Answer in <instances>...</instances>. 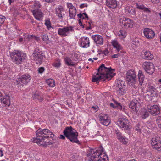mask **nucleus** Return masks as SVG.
<instances>
[{
	"instance_id": "43",
	"label": "nucleus",
	"mask_w": 161,
	"mask_h": 161,
	"mask_svg": "<svg viewBox=\"0 0 161 161\" xmlns=\"http://www.w3.org/2000/svg\"><path fill=\"white\" fill-rule=\"evenodd\" d=\"M127 35L126 32L125 31L120 30L119 33V36L122 38L125 37Z\"/></svg>"
},
{
	"instance_id": "59",
	"label": "nucleus",
	"mask_w": 161,
	"mask_h": 161,
	"mask_svg": "<svg viewBox=\"0 0 161 161\" xmlns=\"http://www.w3.org/2000/svg\"><path fill=\"white\" fill-rule=\"evenodd\" d=\"M151 1L154 3H158L159 2V0H151Z\"/></svg>"
},
{
	"instance_id": "2",
	"label": "nucleus",
	"mask_w": 161,
	"mask_h": 161,
	"mask_svg": "<svg viewBox=\"0 0 161 161\" xmlns=\"http://www.w3.org/2000/svg\"><path fill=\"white\" fill-rule=\"evenodd\" d=\"M103 148L101 147L97 149H91L90 153L87 154V156H90V159L88 161H107L108 157L105 153L103 154Z\"/></svg>"
},
{
	"instance_id": "49",
	"label": "nucleus",
	"mask_w": 161,
	"mask_h": 161,
	"mask_svg": "<svg viewBox=\"0 0 161 161\" xmlns=\"http://www.w3.org/2000/svg\"><path fill=\"white\" fill-rule=\"evenodd\" d=\"M148 87L149 91H147V92H151L152 93H153V92H155L154 91V90L155 89L153 86H151V85H148Z\"/></svg>"
},
{
	"instance_id": "36",
	"label": "nucleus",
	"mask_w": 161,
	"mask_h": 161,
	"mask_svg": "<svg viewBox=\"0 0 161 161\" xmlns=\"http://www.w3.org/2000/svg\"><path fill=\"white\" fill-rule=\"evenodd\" d=\"M32 97L34 99H36L39 100L40 101H41L43 100L42 97L38 93L34 94Z\"/></svg>"
},
{
	"instance_id": "48",
	"label": "nucleus",
	"mask_w": 161,
	"mask_h": 161,
	"mask_svg": "<svg viewBox=\"0 0 161 161\" xmlns=\"http://www.w3.org/2000/svg\"><path fill=\"white\" fill-rule=\"evenodd\" d=\"M156 122L159 126L161 128V117H158L156 119Z\"/></svg>"
},
{
	"instance_id": "13",
	"label": "nucleus",
	"mask_w": 161,
	"mask_h": 161,
	"mask_svg": "<svg viewBox=\"0 0 161 161\" xmlns=\"http://www.w3.org/2000/svg\"><path fill=\"white\" fill-rule=\"evenodd\" d=\"M31 79L30 76L28 74L22 75L21 77L17 80V84H21L23 86V84L26 85Z\"/></svg>"
},
{
	"instance_id": "54",
	"label": "nucleus",
	"mask_w": 161,
	"mask_h": 161,
	"mask_svg": "<svg viewBox=\"0 0 161 161\" xmlns=\"http://www.w3.org/2000/svg\"><path fill=\"white\" fill-rule=\"evenodd\" d=\"M45 69L43 67H41L39 68L38 69V71L40 73H42L44 71Z\"/></svg>"
},
{
	"instance_id": "30",
	"label": "nucleus",
	"mask_w": 161,
	"mask_h": 161,
	"mask_svg": "<svg viewBox=\"0 0 161 161\" xmlns=\"http://www.w3.org/2000/svg\"><path fill=\"white\" fill-rule=\"evenodd\" d=\"M117 84L116 86V90H118L125 88L124 85V82L121 80H119L117 81Z\"/></svg>"
},
{
	"instance_id": "40",
	"label": "nucleus",
	"mask_w": 161,
	"mask_h": 161,
	"mask_svg": "<svg viewBox=\"0 0 161 161\" xmlns=\"http://www.w3.org/2000/svg\"><path fill=\"white\" fill-rule=\"evenodd\" d=\"M159 142L158 141V139L157 138H153L152 139V142L151 143V145L153 147L158 143V142Z\"/></svg>"
},
{
	"instance_id": "35",
	"label": "nucleus",
	"mask_w": 161,
	"mask_h": 161,
	"mask_svg": "<svg viewBox=\"0 0 161 161\" xmlns=\"http://www.w3.org/2000/svg\"><path fill=\"white\" fill-rule=\"evenodd\" d=\"M46 82L49 86L53 87L55 86V82L54 80L50 79L46 80Z\"/></svg>"
},
{
	"instance_id": "11",
	"label": "nucleus",
	"mask_w": 161,
	"mask_h": 161,
	"mask_svg": "<svg viewBox=\"0 0 161 161\" xmlns=\"http://www.w3.org/2000/svg\"><path fill=\"white\" fill-rule=\"evenodd\" d=\"M142 67L145 71L150 75L153 74L154 71V65L151 62H144L143 64Z\"/></svg>"
},
{
	"instance_id": "62",
	"label": "nucleus",
	"mask_w": 161,
	"mask_h": 161,
	"mask_svg": "<svg viewBox=\"0 0 161 161\" xmlns=\"http://www.w3.org/2000/svg\"><path fill=\"white\" fill-rule=\"evenodd\" d=\"M87 5L86 4L85 5V4H81V5H80V8H84L85 6H87Z\"/></svg>"
},
{
	"instance_id": "52",
	"label": "nucleus",
	"mask_w": 161,
	"mask_h": 161,
	"mask_svg": "<svg viewBox=\"0 0 161 161\" xmlns=\"http://www.w3.org/2000/svg\"><path fill=\"white\" fill-rule=\"evenodd\" d=\"M6 18L5 16L2 15H0V22L1 24H3Z\"/></svg>"
},
{
	"instance_id": "12",
	"label": "nucleus",
	"mask_w": 161,
	"mask_h": 161,
	"mask_svg": "<svg viewBox=\"0 0 161 161\" xmlns=\"http://www.w3.org/2000/svg\"><path fill=\"white\" fill-rule=\"evenodd\" d=\"M43 53L38 48H36L33 54L34 59L36 64H41L43 60Z\"/></svg>"
},
{
	"instance_id": "50",
	"label": "nucleus",
	"mask_w": 161,
	"mask_h": 161,
	"mask_svg": "<svg viewBox=\"0 0 161 161\" xmlns=\"http://www.w3.org/2000/svg\"><path fill=\"white\" fill-rule=\"evenodd\" d=\"M27 41H30L31 39H36L37 38L35 36H33L32 35H29L27 36Z\"/></svg>"
},
{
	"instance_id": "45",
	"label": "nucleus",
	"mask_w": 161,
	"mask_h": 161,
	"mask_svg": "<svg viewBox=\"0 0 161 161\" xmlns=\"http://www.w3.org/2000/svg\"><path fill=\"white\" fill-rule=\"evenodd\" d=\"M41 5L39 3V2L38 1H35V3L33 6V7L34 8L36 9H38V8H40L41 6Z\"/></svg>"
},
{
	"instance_id": "55",
	"label": "nucleus",
	"mask_w": 161,
	"mask_h": 161,
	"mask_svg": "<svg viewBox=\"0 0 161 161\" xmlns=\"http://www.w3.org/2000/svg\"><path fill=\"white\" fill-rule=\"evenodd\" d=\"M139 124H137L136 126V129L135 130H136L137 131L140 133L141 132V130L140 128Z\"/></svg>"
},
{
	"instance_id": "64",
	"label": "nucleus",
	"mask_w": 161,
	"mask_h": 161,
	"mask_svg": "<svg viewBox=\"0 0 161 161\" xmlns=\"http://www.w3.org/2000/svg\"><path fill=\"white\" fill-rule=\"evenodd\" d=\"M59 138L61 139H65V137L62 135H60Z\"/></svg>"
},
{
	"instance_id": "57",
	"label": "nucleus",
	"mask_w": 161,
	"mask_h": 161,
	"mask_svg": "<svg viewBox=\"0 0 161 161\" xmlns=\"http://www.w3.org/2000/svg\"><path fill=\"white\" fill-rule=\"evenodd\" d=\"M103 53L105 55H107V54H108V53H109V52L107 49H105V50H104L103 51Z\"/></svg>"
},
{
	"instance_id": "33",
	"label": "nucleus",
	"mask_w": 161,
	"mask_h": 161,
	"mask_svg": "<svg viewBox=\"0 0 161 161\" xmlns=\"http://www.w3.org/2000/svg\"><path fill=\"white\" fill-rule=\"evenodd\" d=\"M69 12L70 18V19H74V18L76 14V9L69 10Z\"/></svg>"
},
{
	"instance_id": "26",
	"label": "nucleus",
	"mask_w": 161,
	"mask_h": 161,
	"mask_svg": "<svg viewBox=\"0 0 161 161\" xmlns=\"http://www.w3.org/2000/svg\"><path fill=\"white\" fill-rule=\"evenodd\" d=\"M0 100L2 103H3L6 105H7L8 107L10 105V102L9 96H6L3 98L2 97L1 99H0Z\"/></svg>"
},
{
	"instance_id": "46",
	"label": "nucleus",
	"mask_w": 161,
	"mask_h": 161,
	"mask_svg": "<svg viewBox=\"0 0 161 161\" xmlns=\"http://www.w3.org/2000/svg\"><path fill=\"white\" fill-rule=\"evenodd\" d=\"M67 6L68 8H69V10L76 9L75 7H74L71 3H67Z\"/></svg>"
},
{
	"instance_id": "41",
	"label": "nucleus",
	"mask_w": 161,
	"mask_h": 161,
	"mask_svg": "<svg viewBox=\"0 0 161 161\" xmlns=\"http://www.w3.org/2000/svg\"><path fill=\"white\" fill-rule=\"evenodd\" d=\"M153 148H155L158 151H160L161 150V143L159 142H158V143L156 145H155L153 147Z\"/></svg>"
},
{
	"instance_id": "63",
	"label": "nucleus",
	"mask_w": 161,
	"mask_h": 161,
	"mask_svg": "<svg viewBox=\"0 0 161 161\" xmlns=\"http://www.w3.org/2000/svg\"><path fill=\"white\" fill-rule=\"evenodd\" d=\"M110 106L111 107L113 108H115L116 107V105H114L113 103H110Z\"/></svg>"
},
{
	"instance_id": "8",
	"label": "nucleus",
	"mask_w": 161,
	"mask_h": 161,
	"mask_svg": "<svg viewBox=\"0 0 161 161\" xmlns=\"http://www.w3.org/2000/svg\"><path fill=\"white\" fill-rule=\"evenodd\" d=\"M126 80L130 86L135 84L136 82V74L134 71L129 70L126 73Z\"/></svg>"
},
{
	"instance_id": "53",
	"label": "nucleus",
	"mask_w": 161,
	"mask_h": 161,
	"mask_svg": "<svg viewBox=\"0 0 161 161\" xmlns=\"http://www.w3.org/2000/svg\"><path fill=\"white\" fill-rule=\"evenodd\" d=\"M115 133L117 135V136L119 138L122 136L121 133L118 130H115Z\"/></svg>"
},
{
	"instance_id": "44",
	"label": "nucleus",
	"mask_w": 161,
	"mask_h": 161,
	"mask_svg": "<svg viewBox=\"0 0 161 161\" xmlns=\"http://www.w3.org/2000/svg\"><path fill=\"white\" fill-rule=\"evenodd\" d=\"M42 40L45 42L47 44H48L50 42L48 37L47 35H44L42 37Z\"/></svg>"
},
{
	"instance_id": "25",
	"label": "nucleus",
	"mask_w": 161,
	"mask_h": 161,
	"mask_svg": "<svg viewBox=\"0 0 161 161\" xmlns=\"http://www.w3.org/2000/svg\"><path fill=\"white\" fill-rule=\"evenodd\" d=\"M90 42L88 38L87 37H85L84 40H83L81 43V45L83 48H87L90 46Z\"/></svg>"
},
{
	"instance_id": "32",
	"label": "nucleus",
	"mask_w": 161,
	"mask_h": 161,
	"mask_svg": "<svg viewBox=\"0 0 161 161\" xmlns=\"http://www.w3.org/2000/svg\"><path fill=\"white\" fill-rule=\"evenodd\" d=\"M66 64L69 66H74L75 65L74 63L72 62L71 59L69 57H67L64 59Z\"/></svg>"
},
{
	"instance_id": "31",
	"label": "nucleus",
	"mask_w": 161,
	"mask_h": 161,
	"mask_svg": "<svg viewBox=\"0 0 161 161\" xmlns=\"http://www.w3.org/2000/svg\"><path fill=\"white\" fill-rule=\"evenodd\" d=\"M144 58L146 59L152 60L153 58V55L150 51H146L144 53Z\"/></svg>"
},
{
	"instance_id": "60",
	"label": "nucleus",
	"mask_w": 161,
	"mask_h": 161,
	"mask_svg": "<svg viewBox=\"0 0 161 161\" xmlns=\"http://www.w3.org/2000/svg\"><path fill=\"white\" fill-rule=\"evenodd\" d=\"M112 100L114 102L116 106H118L119 105V104H120V103H118L117 102V101L115 100L114 99H113Z\"/></svg>"
},
{
	"instance_id": "20",
	"label": "nucleus",
	"mask_w": 161,
	"mask_h": 161,
	"mask_svg": "<svg viewBox=\"0 0 161 161\" xmlns=\"http://www.w3.org/2000/svg\"><path fill=\"white\" fill-rule=\"evenodd\" d=\"M92 39L97 44L101 45L103 43V39L101 36L97 35L92 36Z\"/></svg>"
},
{
	"instance_id": "61",
	"label": "nucleus",
	"mask_w": 161,
	"mask_h": 161,
	"mask_svg": "<svg viewBox=\"0 0 161 161\" xmlns=\"http://www.w3.org/2000/svg\"><path fill=\"white\" fill-rule=\"evenodd\" d=\"M44 1L48 3H52L55 0H44Z\"/></svg>"
},
{
	"instance_id": "23",
	"label": "nucleus",
	"mask_w": 161,
	"mask_h": 161,
	"mask_svg": "<svg viewBox=\"0 0 161 161\" xmlns=\"http://www.w3.org/2000/svg\"><path fill=\"white\" fill-rule=\"evenodd\" d=\"M112 43L114 47L116 49L118 52H119L120 51H122V47L119 44L118 42L117 41H113L112 42Z\"/></svg>"
},
{
	"instance_id": "6",
	"label": "nucleus",
	"mask_w": 161,
	"mask_h": 161,
	"mask_svg": "<svg viewBox=\"0 0 161 161\" xmlns=\"http://www.w3.org/2000/svg\"><path fill=\"white\" fill-rule=\"evenodd\" d=\"M61 28H58V33L59 35L62 37H66L68 35L70 32L74 31V27L73 26H60Z\"/></svg>"
},
{
	"instance_id": "38",
	"label": "nucleus",
	"mask_w": 161,
	"mask_h": 161,
	"mask_svg": "<svg viewBox=\"0 0 161 161\" xmlns=\"http://www.w3.org/2000/svg\"><path fill=\"white\" fill-rule=\"evenodd\" d=\"M118 139L121 142L123 143L124 144H126L127 143L128 139L124 136L119 137Z\"/></svg>"
},
{
	"instance_id": "24",
	"label": "nucleus",
	"mask_w": 161,
	"mask_h": 161,
	"mask_svg": "<svg viewBox=\"0 0 161 161\" xmlns=\"http://www.w3.org/2000/svg\"><path fill=\"white\" fill-rule=\"evenodd\" d=\"M81 19H79L78 20L79 25L83 28H85L86 30H89L91 29V24L90 22H86V25L85 24H82V22Z\"/></svg>"
},
{
	"instance_id": "3",
	"label": "nucleus",
	"mask_w": 161,
	"mask_h": 161,
	"mask_svg": "<svg viewBox=\"0 0 161 161\" xmlns=\"http://www.w3.org/2000/svg\"><path fill=\"white\" fill-rule=\"evenodd\" d=\"M63 133L72 142L79 144V141L77 139L78 133L71 126L66 127Z\"/></svg>"
},
{
	"instance_id": "14",
	"label": "nucleus",
	"mask_w": 161,
	"mask_h": 161,
	"mask_svg": "<svg viewBox=\"0 0 161 161\" xmlns=\"http://www.w3.org/2000/svg\"><path fill=\"white\" fill-rule=\"evenodd\" d=\"M148 111L153 116L158 115L160 113V109L157 105H148L147 106Z\"/></svg>"
},
{
	"instance_id": "29",
	"label": "nucleus",
	"mask_w": 161,
	"mask_h": 161,
	"mask_svg": "<svg viewBox=\"0 0 161 161\" xmlns=\"http://www.w3.org/2000/svg\"><path fill=\"white\" fill-rule=\"evenodd\" d=\"M64 11V9L62 7L58 8L56 9V12L57 16L60 19L63 18L62 13Z\"/></svg>"
},
{
	"instance_id": "16",
	"label": "nucleus",
	"mask_w": 161,
	"mask_h": 161,
	"mask_svg": "<svg viewBox=\"0 0 161 161\" xmlns=\"http://www.w3.org/2000/svg\"><path fill=\"white\" fill-rule=\"evenodd\" d=\"M99 117L100 123L103 125L108 126L110 123V118L107 114L100 115Z\"/></svg>"
},
{
	"instance_id": "28",
	"label": "nucleus",
	"mask_w": 161,
	"mask_h": 161,
	"mask_svg": "<svg viewBox=\"0 0 161 161\" xmlns=\"http://www.w3.org/2000/svg\"><path fill=\"white\" fill-rule=\"evenodd\" d=\"M136 7L138 9L143 10L144 12L148 13L151 12V10H150L148 8L145 7L142 4L137 3Z\"/></svg>"
},
{
	"instance_id": "56",
	"label": "nucleus",
	"mask_w": 161,
	"mask_h": 161,
	"mask_svg": "<svg viewBox=\"0 0 161 161\" xmlns=\"http://www.w3.org/2000/svg\"><path fill=\"white\" fill-rule=\"evenodd\" d=\"M28 35V34H24L23 38L25 41H27V36Z\"/></svg>"
},
{
	"instance_id": "7",
	"label": "nucleus",
	"mask_w": 161,
	"mask_h": 161,
	"mask_svg": "<svg viewBox=\"0 0 161 161\" xmlns=\"http://www.w3.org/2000/svg\"><path fill=\"white\" fill-rule=\"evenodd\" d=\"M101 73V75L99 73L96 74V75H94L92 78V81L93 82H99L100 80L105 81L106 80H108V81L111 79V75L108 74L103 75Z\"/></svg>"
},
{
	"instance_id": "17",
	"label": "nucleus",
	"mask_w": 161,
	"mask_h": 161,
	"mask_svg": "<svg viewBox=\"0 0 161 161\" xmlns=\"http://www.w3.org/2000/svg\"><path fill=\"white\" fill-rule=\"evenodd\" d=\"M143 33L145 36L149 39H152L154 38L155 36L154 31L149 28H145L144 29Z\"/></svg>"
},
{
	"instance_id": "34",
	"label": "nucleus",
	"mask_w": 161,
	"mask_h": 161,
	"mask_svg": "<svg viewBox=\"0 0 161 161\" xmlns=\"http://www.w3.org/2000/svg\"><path fill=\"white\" fill-rule=\"evenodd\" d=\"M77 16L82 20L84 19L85 20H88V16L87 14L85 13H83L82 14H77Z\"/></svg>"
},
{
	"instance_id": "58",
	"label": "nucleus",
	"mask_w": 161,
	"mask_h": 161,
	"mask_svg": "<svg viewBox=\"0 0 161 161\" xmlns=\"http://www.w3.org/2000/svg\"><path fill=\"white\" fill-rule=\"evenodd\" d=\"M116 107H118V108H119L120 110H123L125 109L124 108H122V106L120 105V104H119V105Z\"/></svg>"
},
{
	"instance_id": "42",
	"label": "nucleus",
	"mask_w": 161,
	"mask_h": 161,
	"mask_svg": "<svg viewBox=\"0 0 161 161\" xmlns=\"http://www.w3.org/2000/svg\"><path fill=\"white\" fill-rule=\"evenodd\" d=\"M125 52H124L123 51H121L120 52H119L118 53L114 54L112 56V58H118L119 56H121L123 55V53H125Z\"/></svg>"
},
{
	"instance_id": "51",
	"label": "nucleus",
	"mask_w": 161,
	"mask_h": 161,
	"mask_svg": "<svg viewBox=\"0 0 161 161\" xmlns=\"http://www.w3.org/2000/svg\"><path fill=\"white\" fill-rule=\"evenodd\" d=\"M61 63L60 60L54 63L53 64V66L57 68L59 67Z\"/></svg>"
},
{
	"instance_id": "18",
	"label": "nucleus",
	"mask_w": 161,
	"mask_h": 161,
	"mask_svg": "<svg viewBox=\"0 0 161 161\" xmlns=\"http://www.w3.org/2000/svg\"><path fill=\"white\" fill-rule=\"evenodd\" d=\"M125 11L127 14L133 18L135 16L136 12L135 9L130 6H127L125 7Z\"/></svg>"
},
{
	"instance_id": "21",
	"label": "nucleus",
	"mask_w": 161,
	"mask_h": 161,
	"mask_svg": "<svg viewBox=\"0 0 161 161\" xmlns=\"http://www.w3.org/2000/svg\"><path fill=\"white\" fill-rule=\"evenodd\" d=\"M32 12L35 18L36 19L38 20H40L42 19V18L43 16V14L42 12L40 10L35 9L32 10Z\"/></svg>"
},
{
	"instance_id": "4",
	"label": "nucleus",
	"mask_w": 161,
	"mask_h": 161,
	"mask_svg": "<svg viewBox=\"0 0 161 161\" xmlns=\"http://www.w3.org/2000/svg\"><path fill=\"white\" fill-rule=\"evenodd\" d=\"M10 55L12 61L14 63L18 65L21 64L22 60L25 59L26 57V54L17 51L10 53Z\"/></svg>"
},
{
	"instance_id": "37",
	"label": "nucleus",
	"mask_w": 161,
	"mask_h": 161,
	"mask_svg": "<svg viewBox=\"0 0 161 161\" xmlns=\"http://www.w3.org/2000/svg\"><path fill=\"white\" fill-rule=\"evenodd\" d=\"M118 95L119 96L124 95L125 93V88L118 90H116Z\"/></svg>"
},
{
	"instance_id": "27",
	"label": "nucleus",
	"mask_w": 161,
	"mask_h": 161,
	"mask_svg": "<svg viewBox=\"0 0 161 161\" xmlns=\"http://www.w3.org/2000/svg\"><path fill=\"white\" fill-rule=\"evenodd\" d=\"M138 77L139 84L142 85L144 82L145 77L144 75L141 70H139Z\"/></svg>"
},
{
	"instance_id": "47",
	"label": "nucleus",
	"mask_w": 161,
	"mask_h": 161,
	"mask_svg": "<svg viewBox=\"0 0 161 161\" xmlns=\"http://www.w3.org/2000/svg\"><path fill=\"white\" fill-rule=\"evenodd\" d=\"M45 25L46 26L47 28L49 30L50 28H51V23L49 20L46 21L45 23Z\"/></svg>"
},
{
	"instance_id": "15",
	"label": "nucleus",
	"mask_w": 161,
	"mask_h": 161,
	"mask_svg": "<svg viewBox=\"0 0 161 161\" xmlns=\"http://www.w3.org/2000/svg\"><path fill=\"white\" fill-rule=\"evenodd\" d=\"M140 105V103L136 100L134 99L130 102L129 107L132 111L136 113L139 110Z\"/></svg>"
},
{
	"instance_id": "5",
	"label": "nucleus",
	"mask_w": 161,
	"mask_h": 161,
	"mask_svg": "<svg viewBox=\"0 0 161 161\" xmlns=\"http://www.w3.org/2000/svg\"><path fill=\"white\" fill-rule=\"evenodd\" d=\"M117 124L118 126L120 128L127 131L130 130L132 128L129 120L125 117L119 118L117 121Z\"/></svg>"
},
{
	"instance_id": "22",
	"label": "nucleus",
	"mask_w": 161,
	"mask_h": 161,
	"mask_svg": "<svg viewBox=\"0 0 161 161\" xmlns=\"http://www.w3.org/2000/svg\"><path fill=\"white\" fill-rule=\"evenodd\" d=\"M106 4L110 8H114L117 6V2L116 0H106Z\"/></svg>"
},
{
	"instance_id": "19",
	"label": "nucleus",
	"mask_w": 161,
	"mask_h": 161,
	"mask_svg": "<svg viewBox=\"0 0 161 161\" xmlns=\"http://www.w3.org/2000/svg\"><path fill=\"white\" fill-rule=\"evenodd\" d=\"M156 96V93L155 92L153 93L151 92L147 91L144 95V97L145 99L148 101H152L153 97H155Z\"/></svg>"
},
{
	"instance_id": "1",
	"label": "nucleus",
	"mask_w": 161,
	"mask_h": 161,
	"mask_svg": "<svg viewBox=\"0 0 161 161\" xmlns=\"http://www.w3.org/2000/svg\"><path fill=\"white\" fill-rule=\"evenodd\" d=\"M54 136V135L52 132L48 129H39L36 131V137L33 138L31 140L34 143L46 147L53 144V141L49 140L48 138H53Z\"/></svg>"
},
{
	"instance_id": "10",
	"label": "nucleus",
	"mask_w": 161,
	"mask_h": 161,
	"mask_svg": "<svg viewBox=\"0 0 161 161\" xmlns=\"http://www.w3.org/2000/svg\"><path fill=\"white\" fill-rule=\"evenodd\" d=\"M119 22L120 23L121 25H123L124 27L126 29L132 28L133 24L132 20L129 18L125 17L120 18Z\"/></svg>"
},
{
	"instance_id": "39",
	"label": "nucleus",
	"mask_w": 161,
	"mask_h": 161,
	"mask_svg": "<svg viewBox=\"0 0 161 161\" xmlns=\"http://www.w3.org/2000/svg\"><path fill=\"white\" fill-rule=\"evenodd\" d=\"M149 115V113L146 110H144L142 113V117L143 119H145Z\"/></svg>"
},
{
	"instance_id": "9",
	"label": "nucleus",
	"mask_w": 161,
	"mask_h": 161,
	"mask_svg": "<svg viewBox=\"0 0 161 161\" xmlns=\"http://www.w3.org/2000/svg\"><path fill=\"white\" fill-rule=\"evenodd\" d=\"M112 69L111 68H107L105 67L104 64H103L98 69V71L99 74L101 75V73L105 75L108 74L111 75V78L115 75V73H113L112 72Z\"/></svg>"
}]
</instances>
